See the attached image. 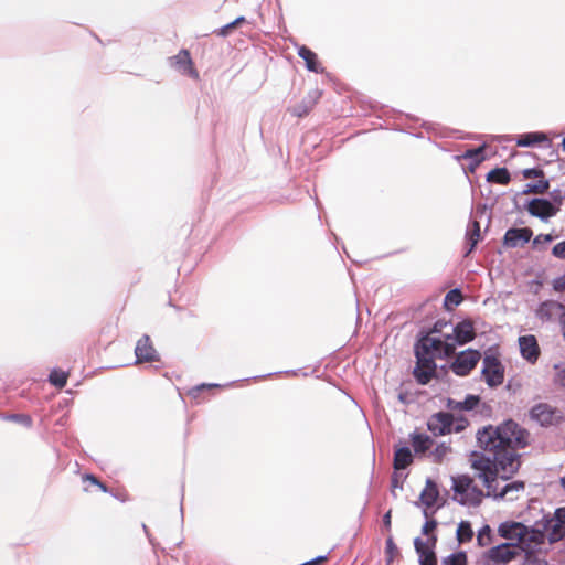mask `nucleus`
Here are the masks:
<instances>
[{
    "label": "nucleus",
    "mask_w": 565,
    "mask_h": 565,
    "mask_svg": "<svg viewBox=\"0 0 565 565\" xmlns=\"http://www.w3.org/2000/svg\"><path fill=\"white\" fill-rule=\"evenodd\" d=\"M529 433L513 420L493 427L488 426L478 431L477 439L480 448L492 454L493 459L484 456L472 460L471 467L477 471V477L487 488V495L495 499L513 501L523 493V481H513L499 487V476L508 480L520 468V455L518 449L527 445Z\"/></svg>",
    "instance_id": "1"
},
{
    "label": "nucleus",
    "mask_w": 565,
    "mask_h": 565,
    "mask_svg": "<svg viewBox=\"0 0 565 565\" xmlns=\"http://www.w3.org/2000/svg\"><path fill=\"white\" fill-rule=\"evenodd\" d=\"M454 499L462 505L477 507L481 503L484 493L475 483L472 477L459 475L451 478Z\"/></svg>",
    "instance_id": "2"
},
{
    "label": "nucleus",
    "mask_w": 565,
    "mask_h": 565,
    "mask_svg": "<svg viewBox=\"0 0 565 565\" xmlns=\"http://www.w3.org/2000/svg\"><path fill=\"white\" fill-rule=\"evenodd\" d=\"M455 344L426 333L415 345V354H427L433 358H449L455 354Z\"/></svg>",
    "instance_id": "3"
},
{
    "label": "nucleus",
    "mask_w": 565,
    "mask_h": 565,
    "mask_svg": "<svg viewBox=\"0 0 565 565\" xmlns=\"http://www.w3.org/2000/svg\"><path fill=\"white\" fill-rule=\"evenodd\" d=\"M522 548L515 543H500L488 548L482 559L488 565H505L521 555Z\"/></svg>",
    "instance_id": "4"
},
{
    "label": "nucleus",
    "mask_w": 565,
    "mask_h": 565,
    "mask_svg": "<svg viewBox=\"0 0 565 565\" xmlns=\"http://www.w3.org/2000/svg\"><path fill=\"white\" fill-rule=\"evenodd\" d=\"M530 416L544 427L555 426L564 420L563 412L547 403L534 405L530 411Z\"/></svg>",
    "instance_id": "5"
},
{
    "label": "nucleus",
    "mask_w": 565,
    "mask_h": 565,
    "mask_svg": "<svg viewBox=\"0 0 565 565\" xmlns=\"http://www.w3.org/2000/svg\"><path fill=\"white\" fill-rule=\"evenodd\" d=\"M481 354L477 350L468 349L460 352L451 364V370L459 376L468 375L478 364Z\"/></svg>",
    "instance_id": "6"
},
{
    "label": "nucleus",
    "mask_w": 565,
    "mask_h": 565,
    "mask_svg": "<svg viewBox=\"0 0 565 565\" xmlns=\"http://www.w3.org/2000/svg\"><path fill=\"white\" fill-rule=\"evenodd\" d=\"M498 534L509 541L508 543H515L520 546L526 541L529 529L521 522L507 521L499 525Z\"/></svg>",
    "instance_id": "7"
},
{
    "label": "nucleus",
    "mask_w": 565,
    "mask_h": 565,
    "mask_svg": "<svg viewBox=\"0 0 565 565\" xmlns=\"http://www.w3.org/2000/svg\"><path fill=\"white\" fill-rule=\"evenodd\" d=\"M482 375L486 383L491 386H499L504 380V369L497 356L487 355L483 359Z\"/></svg>",
    "instance_id": "8"
},
{
    "label": "nucleus",
    "mask_w": 565,
    "mask_h": 565,
    "mask_svg": "<svg viewBox=\"0 0 565 565\" xmlns=\"http://www.w3.org/2000/svg\"><path fill=\"white\" fill-rule=\"evenodd\" d=\"M417 362L416 367L414 370V376L416 381L425 385L431 381V379L436 375V363L435 358L429 356L427 354H415Z\"/></svg>",
    "instance_id": "9"
},
{
    "label": "nucleus",
    "mask_w": 565,
    "mask_h": 565,
    "mask_svg": "<svg viewBox=\"0 0 565 565\" xmlns=\"http://www.w3.org/2000/svg\"><path fill=\"white\" fill-rule=\"evenodd\" d=\"M455 417L450 413L438 412L427 422V428L434 436H445L452 433Z\"/></svg>",
    "instance_id": "10"
},
{
    "label": "nucleus",
    "mask_w": 565,
    "mask_h": 565,
    "mask_svg": "<svg viewBox=\"0 0 565 565\" xmlns=\"http://www.w3.org/2000/svg\"><path fill=\"white\" fill-rule=\"evenodd\" d=\"M436 543H437L436 535L428 537L426 542H424L419 537H416L414 540V546H415L416 553L419 556L420 565H437V557L434 552V547H435Z\"/></svg>",
    "instance_id": "11"
},
{
    "label": "nucleus",
    "mask_w": 565,
    "mask_h": 565,
    "mask_svg": "<svg viewBox=\"0 0 565 565\" xmlns=\"http://www.w3.org/2000/svg\"><path fill=\"white\" fill-rule=\"evenodd\" d=\"M535 316L543 322L552 321L556 318L561 322L565 316V306L556 300H546L540 303L535 310Z\"/></svg>",
    "instance_id": "12"
},
{
    "label": "nucleus",
    "mask_w": 565,
    "mask_h": 565,
    "mask_svg": "<svg viewBox=\"0 0 565 565\" xmlns=\"http://www.w3.org/2000/svg\"><path fill=\"white\" fill-rule=\"evenodd\" d=\"M521 356L531 364H535L541 355V349L535 335L527 334L518 339Z\"/></svg>",
    "instance_id": "13"
},
{
    "label": "nucleus",
    "mask_w": 565,
    "mask_h": 565,
    "mask_svg": "<svg viewBox=\"0 0 565 565\" xmlns=\"http://www.w3.org/2000/svg\"><path fill=\"white\" fill-rule=\"evenodd\" d=\"M170 64L178 72L183 75H188L194 79H199V72L194 67L190 52L188 50H181L177 55L170 58Z\"/></svg>",
    "instance_id": "14"
},
{
    "label": "nucleus",
    "mask_w": 565,
    "mask_h": 565,
    "mask_svg": "<svg viewBox=\"0 0 565 565\" xmlns=\"http://www.w3.org/2000/svg\"><path fill=\"white\" fill-rule=\"evenodd\" d=\"M135 354L137 359V363L143 362H157L159 361V355L157 350L154 349L150 337L145 334L142 335L136 344Z\"/></svg>",
    "instance_id": "15"
},
{
    "label": "nucleus",
    "mask_w": 565,
    "mask_h": 565,
    "mask_svg": "<svg viewBox=\"0 0 565 565\" xmlns=\"http://www.w3.org/2000/svg\"><path fill=\"white\" fill-rule=\"evenodd\" d=\"M558 211V206H555L545 199H533L527 204V212L542 220L556 215Z\"/></svg>",
    "instance_id": "16"
},
{
    "label": "nucleus",
    "mask_w": 565,
    "mask_h": 565,
    "mask_svg": "<svg viewBox=\"0 0 565 565\" xmlns=\"http://www.w3.org/2000/svg\"><path fill=\"white\" fill-rule=\"evenodd\" d=\"M533 231L530 227L510 228L505 232L503 244L507 247L514 248L530 242Z\"/></svg>",
    "instance_id": "17"
},
{
    "label": "nucleus",
    "mask_w": 565,
    "mask_h": 565,
    "mask_svg": "<svg viewBox=\"0 0 565 565\" xmlns=\"http://www.w3.org/2000/svg\"><path fill=\"white\" fill-rule=\"evenodd\" d=\"M439 499V489L437 483L431 480L427 479L425 483V488L420 492L419 500L422 504L425 507L424 509V515L428 519L430 516V513L428 512V509L433 508Z\"/></svg>",
    "instance_id": "18"
},
{
    "label": "nucleus",
    "mask_w": 565,
    "mask_h": 565,
    "mask_svg": "<svg viewBox=\"0 0 565 565\" xmlns=\"http://www.w3.org/2000/svg\"><path fill=\"white\" fill-rule=\"evenodd\" d=\"M454 337L458 344L463 345L472 341L476 337L475 328L471 321L463 320L454 328Z\"/></svg>",
    "instance_id": "19"
},
{
    "label": "nucleus",
    "mask_w": 565,
    "mask_h": 565,
    "mask_svg": "<svg viewBox=\"0 0 565 565\" xmlns=\"http://www.w3.org/2000/svg\"><path fill=\"white\" fill-rule=\"evenodd\" d=\"M298 55L301 58H303V61L306 62V66L309 71L315 72V73L323 72V68L321 67V64L318 60L317 54L313 51H311L309 47H307L306 45H301L298 49Z\"/></svg>",
    "instance_id": "20"
},
{
    "label": "nucleus",
    "mask_w": 565,
    "mask_h": 565,
    "mask_svg": "<svg viewBox=\"0 0 565 565\" xmlns=\"http://www.w3.org/2000/svg\"><path fill=\"white\" fill-rule=\"evenodd\" d=\"M411 444L416 455L425 454L434 444V440L425 434L414 433L411 435Z\"/></svg>",
    "instance_id": "21"
},
{
    "label": "nucleus",
    "mask_w": 565,
    "mask_h": 565,
    "mask_svg": "<svg viewBox=\"0 0 565 565\" xmlns=\"http://www.w3.org/2000/svg\"><path fill=\"white\" fill-rule=\"evenodd\" d=\"M545 531L551 543L557 542L565 536V525L562 524V521L554 518L547 521Z\"/></svg>",
    "instance_id": "22"
},
{
    "label": "nucleus",
    "mask_w": 565,
    "mask_h": 565,
    "mask_svg": "<svg viewBox=\"0 0 565 565\" xmlns=\"http://www.w3.org/2000/svg\"><path fill=\"white\" fill-rule=\"evenodd\" d=\"M316 103H317V96L308 95L299 104L292 106L290 108V113L297 117L307 116L312 110Z\"/></svg>",
    "instance_id": "23"
},
{
    "label": "nucleus",
    "mask_w": 565,
    "mask_h": 565,
    "mask_svg": "<svg viewBox=\"0 0 565 565\" xmlns=\"http://www.w3.org/2000/svg\"><path fill=\"white\" fill-rule=\"evenodd\" d=\"M542 142H550V139L544 132H529L523 134L518 138L516 146L531 147Z\"/></svg>",
    "instance_id": "24"
},
{
    "label": "nucleus",
    "mask_w": 565,
    "mask_h": 565,
    "mask_svg": "<svg viewBox=\"0 0 565 565\" xmlns=\"http://www.w3.org/2000/svg\"><path fill=\"white\" fill-rule=\"evenodd\" d=\"M413 462V455L407 447L399 448L394 454V468L403 470Z\"/></svg>",
    "instance_id": "25"
},
{
    "label": "nucleus",
    "mask_w": 565,
    "mask_h": 565,
    "mask_svg": "<svg viewBox=\"0 0 565 565\" xmlns=\"http://www.w3.org/2000/svg\"><path fill=\"white\" fill-rule=\"evenodd\" d=\"M479 402H480L479 396L468 395L465 398V401H462V402H456L452 399H448L447 406H448V408L454 409V411H461V409L471 411L479 404Z\"/></svg>",
    "instance_id": "26"
},
{
    "label": "nucleus",
    "mask_w": 565,
    "mask_h": 565,
    "mask_svg": "<svg viewBox=\"0 0 565 565\" xmlns=\"http://www.w3.org/2000/svg\"><path fill=\"white\" fill-rule=\"evenodd\" d=\"M510 180V173L507 168H495L487 174V181L502 185H507Z\"/></svg>",
    "instance_id": "27"
},
{
    "label": "nucleus",
    "mask_w": 565,
    "mask_h": 565,
    "mask_svg": "<svg viewBox=\"0 0 565 565\" xmlns=\"http://www.w3.org/2000/svg\"><path fill=\"white\" fill-rule=\"evenodd\" d=\"M467 238L469 241L470 246L466 253V256H468L475 249L476 245L478 244V242L481 238L480 223L478 221H473L470 224V227L467 232Z\"/></svg>",
    "instance_id": "28"
},
{
    "label": "nucleus",
    "mask_w": 565,
    "mask_h": 565,
    "mask_svg": "<svg viewBox=\"0 0 565 565\" xmlns=\"http://www.w3.org/2000/svg\"><path fill=\"white\" fill-rule=\"evenodd\" d=\"M493 543H494V539H493L492 530L488 524H486L479 530V532L477 534V544L480 547H486V546H490Z\"/></svg>",
    "instance_id": "29"
},
{
    "label": "nucleus",
    "mask_w": 565,
    "mask_h": 565,
    "mask_svg": "<svg viewBox=\"0 0 565 565\" xmlns=\"http://www.w3.org/2000/svg\"><path fill=\"white\" fill-rule=\"evenodd\" d=\"M550 188V182L545 179V177L540 178L537 182L532 184H526L524 190V194H544Z\"/></svg>",
    "instance_id": "30"
},
{
    "label": "nucleus",
    "mask_w": 565,
    "mask_h": 565,
    "mask_svg": "<svg viewBox=\"0 0 565 565\" xmlns=\"http://www.w3.org/2000/svg\"><path fill=\"white\" fill-rule=\"evenodd\" d=\"M473 537V531L469 522L462 521L459 523L457 529V540L460 543H466L471 541Z\"/></svg>",
    "instance_id": "31"
},
{
    "label": "nucleus",
    "mask_w": 565,
    "mask_h": 565,
    "mask_svg": "<svg viewBox=\"0 0 565 565\" xmlns=\"http://www.w3.org/2000/svg\"><path fill=\"white\" fill-rule=\"evenodd\" d=\"M401 556L399 550L395 544L392 536L386 540L385 546V561L386 565H391L397 557Z\"/></svg>",
    "instance_id": "32"
},
{
    "label": "nucleus",
    "mask_w": 565,
    "mask_h": 565,
    "mask_svg": "<svg viewBox=\"0 0 565 565\" xmlns=\"http://www.w3.org/2000/svg\"><path fill=\"white\" fill-rule=\"evenodd\" d=\"M441 565H468L467 554L465 552L454 553L443 558Z\"/></svg>",
    "instance_id": "33"
},
{
    "label": "nucleus",
    "mask_w": 565,
    "mask_h": 565,
    "mask_svg": "<svg viewBox=\"0 0 565 565\" xmlns=\"http://www.w3.org/2000/svg\"><path fill=\"white\" fill-rule=\"evenodd\" d=\"M462 301V294L459 289H452L447 292L445 297V307L447 309H451V307H456L460 305Z\"/></svg>",
    "instance_id": "34"
},
{
    "label": "nucleus",
    "mask_w": 565,
    "mask_h": 565,
    "mask_svg": "<svg viewBox=\"0 0 565 565\" xmlns=\"http://www.w3.org/2000/svg\"><path fill=\"white\" fill-rule=\"evenodd\" d=\"M450 451V447L446 445L445 443L438 444L430 452V457L433 458L434 462H441L444 458L447 456V454Z\"/></svg>",
    "instance_id": "35"
},
{
    "label": "nucleus",
    "mask_w": 565,
    "mask_h": 565,
    "mask_svg": "<svg viewBox=\"0 0 565 565\" xmlns=\"http://www.w3.org/2000/svg\"><path fill=\"white\" fill-rule=\"evenodd\" d=\"M483 152H484V146H481L476 149L466 150L465 153L462 154V157L465 159H472L476 163H480L484 160Z\"/></svg>",
    "instance_id": "36"
},
{
    "label": "nucleus",
    "mask_w": 565,
    "mask_h": 565,
    "mask_svg": "<svg viewBox=\"0 0 565 565\" xmlns=\"http://www.w3.org/2000/svg\"><path fill=\"white\" fill-rule=\"evenodd\" d=\"M50 382L62 388L66 385V382H67V374L63 371H53L51 374H50Z\"/></svg>",
    "instance_id": "37"
},
{
    "label": "nucleus",
    "mask_w": 565,
    "mask_h": 565,
    "mask_svg": "<svg viewBox=\"0 0 565 565\" xmlns=\"http://www.w3.org/2000/svg\"><path fill=\"white\" fill-rule=\"evenodd\" d=\"M243 22H245V18L244 17H239L237 18L236 20H234L233 22L222 26L218 31H217V34L221 35V36H226L230 34V32L235 29L236 26H238L239 24H242Z\"/></svg>",
    "instance_id": "38"
},
{
    "label": "nucleus",
    "mask_w": 565,
    "mask_h": 565,
    "mask_svg": "<svg viewBox=\"0 0 565 565\" xmlns=\"http://www.w3.org/2000/svg\"><path fill=\"white\" fill-rule=\"evenodd\" d=\"M554 370V383L565 387V364H556Z\"/></svg>",
    "instance_id": "39"
},
{
    "label": "nucleus",
    "mask_w": 565,
    "mask_h": 565,
    "mask_svg": "<svg viewBox=\"0 0 565 565\" xmlns=\"http://www.w3.org/2000/svg\"><path fill=\"white\" fill-rule=\"evenodd\" d=\"M84 482H89L94 486H97L103 492H108V488L105 483H103L96 476L92 473H85L82 477Z\"/></svg>",
    "instance_id": "40"
},
{
    "label": "nucleus",
    "mask_w": 565,
    "mask_h": 565,
    "mask_svg": "<svg viewBox=\"0 0 565 565\" xmlns=\"http://www.w3.org/2000/svg\"><path fill=\"white\" fill-rule=\"evenodd\" d=\"M522 175L524 179H532V178L540 179V178L544 177V171L542 169H537V168L524 169L522 171Z\"/></svg>",
    "instance_id": "41"
},
{
    "label": "nucleus",
    "mask_w": 565,
    "mask_h": 565,
    "mask_svg": "<svg viewBox=\"0 0 565 565\" xmlns=\"http://www.w3.org/2000/svg\"><path fill=\"white\" fill-rule=\"evenodd\" d=\"M436 527H437V521L434 519H430L425 522V524L423 525L422 532H423V534L430 535L429 537H431L433 535H435L434 531L436 530Z\"/></svg>",
    "instance_id": "42"
},
{
    "label": "nucleus",
    "mask_w": 565,
    "mask_h": 565,
    "mask_svg": "<svg viewBox=\"0 0 565 565\" xmlns=\"http://www.w3.org/2000/svg\"><path fill=\"white\" fill-rule=\"evenodd\" d=\"M552 254L557 258L565 259V241L554 245Z\"/></svg>",
    "instance_id": "43"
},
{
    "label": "nucleus",
    "mask_w": 565,
    "mask_h": 565,
    "mask_svg": "<svg viewBox=\"0 0 565 565\" xmlns=\"http://www.w3.org/2000/svg\"><path fill=\"white\" fill-rule=\"evenodd\" d=\"M13 420L26 426V427H31L32 426V418L29 416V415H25V414H15V415H12L11 417Z\"/></svg>",
    "instance_id": "44"
},
{
    "label": "nucleus",
    "mask_w": 565,
    "mask_h": 565,
    "mask_svg": "<svg viewBox=\"0 0 565 565\" xmlns=\"http://www.w3.org/2000/svg\"><path fill=\"white\" fill-rule=\"evenodd\" d=\"M553 288L555 291H565V274L553 280Z\"/></svg>",
    "instance_id": "45"
},
{
    "label": "nucleus",
    "mask_w": 565,
    "mask_h": 565,
    "mask_svg": "<svg viewBox=\"0 0 565 565\" xmlns=\"http://www.w3.org/2000/svg\"><path fill=\"white\" fill-rule=\"evenodd\" d=\"M468 426V420L466 418H457L455 419V424L452 427V431L459 433L462 431Z\"/></svg>",
    "instance_id": "46"
},
{
    "label": "nucleus",
    "mask_w": 565,
    "mask_h": 565,
    "mask_svg": "<svg viewBox=\"0 0 565 565\" xmlns=\"http://www.w3.org/2000/svg\"><path fill=\"white\" fill-rule=\"evenodd\" d=\"M554 519L562 521V524L565 525V508L557 509Z\"/></svg>",
    "instance_id": "47"
},
{
    "label": "nucleus",
    "mask_w": 565,
    "mask_h": 565,
    "mask_svg": "<svg viewBox=\"0 0 565 565\" xmlns=\"http://www.w3.org/2000/svg\"><path fill=\"white\" fill-rule=\"evenodd\" d=\"M551 241H552V236L550 234L544 235V236L543 235H539V236H536L534 238L533 244L536 245V244H539L541 242H551Z\"/></svg>",
    "instance_id": "48"
},
{
    "label": "nucleus",
    "mask_w": 565,
    "mask_h": 565,
    "mask_svg": "<svg viewBox=\"0 0 565 565\" xmlns=\"http://www.w3.org/2000/svg\"><path fill=\"white\" fill-rule=\"evenodd\" d=\"M441 327H443V323L437 321L434 327L430 329V331L428 333H430L431 335H434L435 333H438L441 331Z\"/></svg>",
    "instance_id": "49"
},
{
    "label": "nucleus",
    "mask_w": 565,
    "mask_h": 565,
    "mask_svg": "<svg viewBox=\"0 0 565 565\" xmlns=\"http://www.w3.org/2000/svg\"><path fill=\"white\" fill-rule=\"evenodd\" d=\"M384 524L388 527L391 526V511H388L383 518Z\"/></svg>",
    "instance_id": "50"
},
{
    "label": "nucleus",
    "mask_w": 565,
    "mask_h": 565,
    "mask_svg": "<svg viewBox=\"0 0 565 565\" xmlns=\"http://www.w3.org/2000/svg\"><path fill=\"white\" fill-rule=\"evenodd\" d=\"M210 387H220V385L217 384H202L200 386L196 387V390L201 391V390H204V388H210Z\"/></svg>",
    "instance_id": "51"
},
{
    "label": "nucleus",
    "mask_w": 565,
    "mask_h": 565,
    "mask_svg": "<svg viewBox=\"0 0 565 565\" xmlns=\"http://www.w3.org/2000/svg\"><path fill=\"white\" fill-rule=\"evenodd\" d=\"M561 483H562L563 488L565 489V476L561 479Z\"/></svg>",
    "instance_id": "52"
},
{
    "label": "nucleus",
    "mask_w": 565,
    "mask_h": 565,
    "mask_svg": "<svg viewBox=\"0 0 565 565\" xmlns=\"http://www.w3.org/2000/svg\"><path fill=\"white\" fill-rule=\"evenodd\" d=\"M562 148L565 151V138L562 140Z\"/></svg>",
    "instance_id": "53"
}]
</instances>
